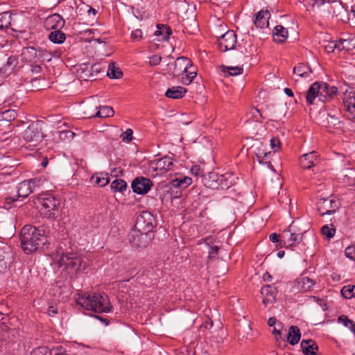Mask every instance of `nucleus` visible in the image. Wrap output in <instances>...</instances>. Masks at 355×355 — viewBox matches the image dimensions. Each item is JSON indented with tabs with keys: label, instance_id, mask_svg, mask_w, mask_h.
Returning a JSON list of instances; mask_svg holds the SVG:
<instances>
[{
	"label": "nucleus",
	"instance_id": "603ef678",
	"mask_svg": "<svg viewBox=\"0 0 355 355\" xmlns=\"http://www.w3.org/2000/svg\"><path fill=\"white\" fill-rule=\"evenodd\" d=\"M345 256L351 259L355 260V245H349L345 249Z\"/></svg>",
	"mask_w": 355,
	"mask_h": 355
},
{
	"label": "nucleus",
	"instance_id": "bf43d9fd",
	"mask_svg": "<svg viewBox=\"0 0 355 355\" xmlns=\"http://www.w3.org/2000/svg\"><path fill=\"white\" fill-rule=\"evenodd\" d=\"M27 181L29 182L30 184L34 187V191H35L36 188L40 187L41 182H42L41 179L40 178H33V179H31V180H28Z\"/></svg>",
	"mask_w": 355,
	"mask_h": 355
},
{
	"label": "nucleus",
	"instance_id": "052dcab7",
	"mask_svg": "<svg viewBox=\"0 0 355 355\" xmlns=\"http://www.w3.org/2000/svg\"><path fill=\"white\" fill-rule=\"evenodd\" d=\"M324 49L327 53H332L336 50L334 42H331L324 46Z\"/></svg>",
	"mask_w": 355,
	"mask_h": 355
},
{
	"label": "nucleus",
	"instance_id": "a211bd4d",
	"mask_svg": "<svg viewBox=\"0 0 355 355\" xmlns=\"http://www.w3.org/2000/svg\"><path fill=\"white\" fill-rule=\"evenodd\" d=\"M338 93V89L335 86L329 87L326 83H320V98L322 102L331 100Z\"/></svg>",
	"mask_w": 355,
	"mask_h": 355
},
{
	"label": "nucleus",
	"instance_id": "58836bf2",
	"mask_svg": "<svg viewBox=\"0 0 355 355\" xmlns=\"http://www.w3.org/2000/svg\"><path fill=\"white\" fill-rule=\"evenodd\" d=\"M243 68L239 67H225L222 66V72L224 76H233L242 73Z\"/></svg>",
	"mask_w": 355,
	"mask_h": 355
},
{
	"label": "nucleus",
	"instance_id": "4468645a",
	"mask_svg": "<svg viewBox=\"0 0 355 355\" xmlns=\"http://www.w3.org/2000/svg\"><path fill=\"white\" fill-rule=\"evenodd\" d=\"M152 186V181L144 177H137L132 182V191L137 194L147 193Z\"/></svg>",
	"mask_w": 355,
	"mask_h": 355
},
{
	"label": "nucleus",
	"instance_id": "1a4fd4ad",
	"mask_svg": "<svg viewBox=\"0 0 355 355\" xmlns=\"http://www.w3.org/2000/svg\"><path fill=\"white\" fill-rule=\"evenodd\" d=\"M339 207L338 201L331 198H321L317 202V209L321 216L331 215Z\"/></svg>",
	"mask_w": 355,
	"mask_h": 355
},
{
	"label": "nucleus",
	"instance_id": "f8f14e48",
	"mask_svg": "<svg viewBox=\"0 0 355 355\" xmlns=\"http://www.w3.org/2000/svg\"><path fill=\"white\" fill-rule=\"evenodd\" d=\"M218 42L221 51L232 50L237 43L236 35L234 31L229 30L218 37Z\"/></svg>",
	"mask_w": 355,
	"mask_h": 355
},
{
	"label": "nucleus",
	"instance_id": "b1692460",
	"mask_svg": "<svg viewBox=\"0 0 355 355\" xmlns=\"http://www.w3.org/2000/svg\"><path fill=\"white\" fill-rule=\"evenodd\" d=\"M26 51L28 54L37 58L40 61L49 62L51 60V55L44 49H36L34 47H28Z\"/></svg>",
	"mask_w": 355,
	"mask_h": 355
},
{
	"label": "nucleus",
	"instance_id": "09e8293b",
	"mask_svg": "<svg viewBox=\"0 0 355 355\" xmlns=\"http://www.w3.org/2000/svg\"><path fill=\"white\" fill-rule=\"evenodd\" d=\"M321 232L324 236H326L328 239H331L335 235L336 230L334 227H329L327 225L322 227Z\"/></svg>",
	"mask_w": 355,
	"mask_h": 355
},
{
	"label": "nucleus",
	"instance_id": "6ab92c4d",
	"mask_svg": "<svg viewBox=\"0 0 355 355\" xmlns=\"http://www.w3.org/2000/svg\"><path fill=\"white\" fill-rule=\"evenodd\" d=\"M12 254L8 247L0 248V273L4 272L12 261Z\"/></svg>",
	"mask_w": 355,
	"mask_h": 355
},
{
	"label": "nucleus",
	"instance_id": "6e6552de",
	"mask_svg": "<svg viewBox=\"0 0 355 355\" xmlns=\"http://www.w3.org/2000/svg\"><path fill=\"white\" fill-rule=\"evenodd\" d=\"M189 65H191V64L189 58L179 57L175 60L168 62L165 70L173 76H178L182 73H187Z\"/></svg>",
	"mask_w": 355,
	"mask_h": 355
},
{
	"label": "nucleus",
	"instance_id": "0eeeda50",
	"mask_svg": "<svg viewBox=\"0 0 355 355\" xmlns=\"http://www.w3.org/2000/svg\"><path fill=\"white\" fill-rule=\"evenodd\" d=\"M282 238L285 247H293L302 241V234L300 232L294 223H292L287 229L284 230Z\"/></svg>",
	"mask_w": 355,
	"mask_h": 355
},
{
	"label": "nucleus",
	"instance_id": "ddd939ff",
	"mask_svg": "<svg viewBox=\"0 0 355 355\" xmlns=\"http://www.w3.org/2000/svg\"><path fill=\"white\" fill-rule=\"evenodd\" d=\"M173 165V159L168 156L157 159L150 162V168L157 171V174H163L171 169Z\"/></svg>",
	"mask_w": 355,
	"mask_h": 355
},
{
	"label": "nucleus",
	"instance_id": "de8ad7c7",
	"mask_svg": "<svg viewBox=\"0 0 355 355\" xmlns=\"http://www.w3.org/2000/svg\"><path fill=\"white\" fill-rule=\"evenodd\" d=\"M75 133L71 130H62L59 132V138L64 142L70 141L73 139Z\"/></svg>",
	"mask_w": 355,
	"mask_h": 355
},
{
	"label": "nucleus",
	"instance_id": "774afa93",
	"mask_svg": "<svg viewBox=\"0 0 355 355\" xmlns=\"http://www.w3.org/2000/svg\"><path fill=\"white\" fill-rule=\"evenodd\" d=\"M311 1H313V3H312L313 7H314L315 6L319 7V6L323 5L326 2V0H311Z\"/></svg>",
	"mask_w": 355,
	"mask_h": 355
},
{
	"label": "nucleus",
	"instance_id": "8fccbe9b",
	"mask_svg": "<svg viewBox=\"0 0 355 355\" xmlns=\"http://www.w3.org/2000/svg\"><path fill=\"white\" fill-rule=\"evenodd\" d=\"M341 40L343 44V47L345 48L346 51L355 49V44L353 39H341Z\"/></svg>",
	"mask_w": 355,
	"mask_h": 355
},
{
	"label": "nucleus",
	"instance_id": "680f3d73",
	"mask_svg": "<svg viewBox=\"0 0 355 355\" xmlns=\"http://www.w3.org/2000/svg\"><path fill=\"white\" fill-rule=\"evenodd\" d=\"M57 313H58L57 308L54 307L53 306H49L48 310H47V313L49 315L53 316Z\"/></svg>",
	"mask_w": 355,
	"mask_h": 355
},
{
	"label": "nucleus",
	"instance_id": "c756f323",
	"mask_svg": "<svg viewBox=\"0 0 355 355\" xmlns=\"http://www.w3.org/2000/svg\"><path fill=\"white\" fill-rule=\"evenodd\" d=\"M298 288L304 292L312 291L315 284V280L308 277H301L297 280Z\"/></svg>",
	"mask_w": 355,
	"mask_h": 355
},
{
	"label": "nucleus",
	"instance_id": "c9c22d12",
	"mask_svg": "<svg viewBox=\"0 0 355 355\" xmlns=\"http://www.w3.org/2000/svg\"><path fill=\"white\" fill-rule=\"evenodd\" d=\"M12 14L10 11L0 13V29L6 30L11 27Z\"/></svg>",
	"mask_w": 355,
	"mask_h": 355
},
{
	"label": "nucleus",
	"instance_id": "a878e982",
	"mask_svg": "<svg viewBox=\"0 0 355 355\" xmlns=\"http://www.w3.org/2000/svg\"><path fill=\"white\" fill-rule=\"evenodd\" d=\"M318 155L315 151L304 154L300 159L302 168L309 169L315 165Z\"/></svg>",
	"mask_w": 355,
	"mask_h": 355
},
{
	"label": "nucleus",
	"instance_id": "69168bd1",
	"mask_svg": "<svg viewBox=\"0 0 355 355\" xmlns=\"http://www.w3.org/2000/svg\"><path fill=\"white\" fill-rule=\"evenodd\" d=\"M16 198L15 197L11 196H7L5 198L6 203L10 207L12 203H13L15 201H16Z\"/></svg>",
	"mask_w": 355,
	"mask_h": 355
},
{
	"label": "nucleus",
	"instance_id": "c03bdc74",
	"mask_svg": "<svg viewBox=\"0 0 355 355\" xmlns=\"http://www.w3.org/2000/svg\"><path fill=\"white\" fill-rule=\"evenodd\" d=\"M192 182L191 178L184 177V178L175 179L172 181V185L175 187L185 188Z\"/></svg>",
	"mask_w": 355,
	"mask_h": 355
},
{
	"label": "nucleus",
	"instance_id": "423d86ee",
	"mask_svg": "<svg viewBox=\"0 0 355 355\" xmlns=\"http://www.w3.org/2000/svg\"><path fill=\"white\" fill-rule=\"evenodd\" d=\"M153 232H146L133 227L129 233V241L133 247L146 248L153 239Z\"/></svg>",
	"mask_w": 355,
	"mask_h": 355
},
{
	"label": "nucleus",
	"instance_id": "f03ea898",
	"mask_svg": "<svg viewBox=\"0 0 355 355\" xmlns=\"http://www.w3.org/2000/svg\"><path fill=\"white\" fill-rule=\"evenodd\" d=\"M76 303L85 309L96 313H108L112 310V306L108 296L105 293H86L79 295L76 298Z\"/></svg>",
	"mask_w": 355,
	"mask_h": 355
},
{
	"label": "nucleus",
	"instance_id": "7c9ffc66",
	"mask_svg": "<svg viewBox=\"0 0 355 355\" xmlns=\"http://www.w3.org/2000/svg\"><path fill=\"white\" fill-rule=\"evenodd\" d=\"M34 192V187L27 180L20 182L17 187L19 198H25Z\"/></svg>",
	"mask_w": 355,
	"mask_h": 355
},
{
	"label": "nucleus",
	"instance_id": "ea45409f",
	"mask_svg": "<svg viewBox=\"0 0 355 355\" xmlns=\"http://www.w3.org/2000/svg\"><path fill=\"white\" fill-rule=\"evenodd\" d=\"M172 31L169 27H166L162 25L161 27L159 25H157V30L155 31V35L157 36H162V39L159 40H168L169 39V36L171 35Z\"/></svg>",
	"mask_w": 355,
	"mask_h": 355
},
{
	"label": "nucleus",
	"instance_id": "a19ab883",
	"mask_svg": "<svg viewBox=\"0 0 355 355\" xmlns=\"http://www.w3.org/2000/svg\"><path fill=\"white\" fill-rule=\"evenodd\" d=\"M340 292L345 298L352 299L355 297V285L349 284L344 286Z\"/></svg>",
	"mask_w": 355,
	"mask_h": 355
},
{
	"label": "nucleus",
	"instance_id": "9d476101",
	"mask_svg": "<svg viewBox=\"0 0 355 355\" xmlns=\"http://www.w3.org/2000/svg\"><path fill=\"white\" fill-rule=\"evenodd\" d=\"M58 263L59 267H64L66 269L78 270L82 264L81 258L72 253H63L60 256Z\"/></svg>",
	"mask_w": 355,
	"mask_h": 355
},
{
	"label": "nucleus",
	"instance_id": "4c0bfd02",
	"mask_svg": "<svg viewBox=\"0 0 355 355\" xmlns=\"http://www.w3.org/2000/svg\"><path fill=\"white\" fill-rule=\"evenodd\" d=\"M107 75L110 78L119 79L122 77L123 73L119 68L114 66L113 62H111L108 65Z\"/></svg>",
	"mask_w": 355,
	"mask_h": 355
},
{
	"label": "nucleus",
	"instance_id": "6e6d98bb",
	"mask_svg": "<svg viewBox=\"0 0 355 355\" xmlns=\"http://www.w3.org/2000/svg\"><path fill=\"white\" fill-rule=\"evenodd\" d=\"M270 146L271 148L274 150V152L278 151L280 147V141L279 139L276 137H272L270 139Z\"/></svg>",
	"mask_w": 355,
	"mask_h": 355
},
{
	"label": "nucleus",
	"instance_id": "864d4df0",
	"mask_svg": "<svg viewBox=\"0 0 355 355\" xmlns=\"http://www.w3.org/2000/svg\"><path fill=\"white\" fill-rule=\"evenodd\" d=\"M191 172L193 175L196 177H201L202 178V175H205L203 170L198 165H194L191 168Z\"/></svg>",
	"mask_w": 355,
	"mask_h": 355
},
{
	"label": "nucleus",
	"instance_id": "2f4dec72",
	"mask_svg": "<svg viewBox=\"0 0 355 355\" xmlns=\"http://www.w3.org/2000/svg\"><path fill=\"white\" fill-rule=\"evenodd\" d=\"M318 97L320 98V83L315 82L311 85L306 92V99L308 104L313 103V100Z\"/></svg>",
	"mask_w": 355,
	"mask_h": 355
},
{
	"label": "nucleus",
	"instance_id": "cd10ccee",
	"mask_svg": "<svg viewBox=\"0 0 355 355\" xmlns=\"http://www.w3.org/2000/svg\"><path fill=\"white\" fill-rule=\"evenodd\" d=\"M235 176L232 173H226L223 175H219L218 182L219 184L218 189H228L235 183Z\"/></svg>",
	"mask_w": 355,
	"mask_h": 355
},
{
	"label": "nucleus",
	"instance_id": "20e7f679",
	"mask_svg": "<svg viewBox=\"0 0 355 355\" xmlns=\"http://www.w3.org/2000/svg\"><path fill=\"white\" fill-rule=\"evenodd\" d=\"M41 205L40 211L46 218H55L58 215L59 200L51 195H41L37 198Z\"/></svg>",
	"mask_w": 355,
	"mask_h": 355
},
{
	"label": "nucleus",
	"instance_id": "79ce46f5",
	"mask_svg": "<svg viewBox=\"0 0 355 355\" xmlns=\"http://www.w3.org/2000/svg\"><path fill=\"white\" fill-rule=\"evenodd\" d=\"M338 322L343 324L345 327L349 329L355 335V324L347 315H342L339 316Z\"/></svg>",
	"mask_w": 355,
	"mask_h": 355
},
{
	"label": "nucleus",
	"instance_id": "2eb2a0df",
	"mask_svg": "<svg viewBox=\"0 0 355 355\" xmlns=\"http://www.w3.org/2000/svg\"><path fill=\"white\" fill-rule=\"evenodd\" d=\"M339 115V113L332 114L321 112L320 114V123L325 127L340 128L342 122L340 120Z\"/></svg>",
	"mask_w": 355,
	"mask_h": 355
},
{
	"label": "nucleus",
	"instance_id": "5701e85b",
	"mask_svg": "<svg viewBox=\"0 0 355 355\" xmlns=\"http://www.w3.org/2000/svg\"><path fill=\"white\" fill-rule=\"evenodd\" d=\"M218 178L219 175L215 172H209L202 175V182L208 188L212 189H218Z\"/></svg>",
	"mask_w": 355,
	"mask_h": 355
},
{
	"label": "nucleus",
	"instance_id": "9b49d317",
	"mask_svg": "<svg viewBox=\"0 0 355 355\" xmlns=\"http://www.w3.org/2000/svg\"><path fill=\"white\" fill-rule=\"evenodd\" d=\"M155 221V218L150 212L148 211H144L137 218L136 224L134 227L143 232H152L154 227Z\"/></svg>",
	"mask_w": 355,
	"mask_h": 355
},
{
	"label": "nucleus",
	"instance_id": "5fc2aeb1",
	"mask_svg": "<svg viewBox=\"0 0 355 355\" xmlns=\"http://www.w3.org/2000/svg\"><path fill=\"white\" fill-rule=\"evenodd\" d=\"M142 38V31L141 29H136L131 33V39L134 42L139 41Z\"/></svg>",
	"mask_w": 355,
	"mask_h": 355
},
{
	"label": "nucleus",
	"instance_id": "412c9836",
	"mask_svg": "<svg viewBox=\"0 0 355 355\" xmlns=\"http://www.w3.org/2000/svg\"><path fill=\"white\" fill-rule=\"evenodd\" d=\"M343 103L347 110L355 115V89L347 90L343 94Z\"/></svg>",
	"mask_w": 355,
	"mask_h": 355
},
{
	"label": "nucleus",
	"instance_id": "f257e3e1",
	"mask_svg": "<svg viewBox=\"0 0 355 355\" xmlns=\"http://www.w3.org/2000/svg\"><path fill=\"white\" fill-rule=\"evenodd\" d=\"M20 241L22 249L26 254L37 251L48 243L44 229L31 225H26L21 230Z\"/></svg>",
	"mask_w": 355,
	"mask_h": 355
},
{
	"label": "nucleus",
	"instance_id": "dca6fc26",
	"mask_svg": "<svg viewBox=\"0 0 355 355\" xmlns=\"http://www.w3.org/2000/svg\"><path fill=\"white\" fill-rule=\"evenodd\" d=\"M64 20L59 14L49 15L44 21V26L47 30H60L64 26Z\"/></svg>",
	"mask_w": 355,
	"mask_h": 355
},
{
	"label": "nucleus",
	"instance_id": "aec40b11",
	"mask_svg": "<svg viewBox=\"0 0 355 355\" xmlns=\"http://www.w3.org/2000/svg\"><path fill=\"white\" fill-rule=\"evenodd\" d=\"M80 69L82 70L83 73L82 77L85 80L90 79L91 80H95L98 73L101 71V68L98 64H83L81 66Z\"/></svg>",
	"mask_w": 355,
	"mask_h": 355
},
{
	"label": "nucleus",
	"instance_id": "c85d7f7f",
	"mask_svg": "<svg viewBox=\"0 0 355 355\" xmlns=\"http://www.w3.org/2000/svg\"><path fill=\"white\" fill-rule=\"evenodd\" d=\"M288 30L281 25L276 26L272 31L274 41L277 43H283L288 38Z\"/></svg>",
	"mask_w": 355,
	"mask_h": 355
},
{
	"label": "nucleus",
	"instance_id": "3c124183",
	"mask_svg": "<svg viewBox=\"0 0 355 355\" xmlns=\"http://www.w3.org/2000/svg\"><path fill=\"white\" fill-rule=\"evenodd\" d=\"M132 130L128 128L125 132H122L120 137L123 141L128 143L132 139Z\"/></svg>",
	"mask_w": 355,
	"mask_h": 355
},
{
	"label": "nucleus",
	"instance_id": "0e129e2a",
	"mask_svg": "<svg viewBox=\"0 0 355 355\" xmlns=\"http://www.w3.org/2000/svg\"><path fill=\"white\" fill-rule=\"evenodd\" d=\"M279 234L272 233L270 235L269 238L272 243H277L279 241Z\"/></svg>",
	"mask_w": 355,
	"mask_h": 355
},
{
	"label": "nucleus",
	"instance_id": "4d7b16f0",
	"mask_svg": "<svg viewBox=\"0 0 355 355\" xmlns=\"http://www.w3.org/2000/svg\"><path fill=\"white\" fill-rule=\"evenodd\" d=\"M162 61V57L159 55H153L150 57L149 64L151 66L159 64Z\"/></svg>",
	"mask_w": 355,
	"mask_h": 355
},
{
	"label": "nucleus",
	"instance_id": "49530a36",
	"mask_svg": "<svg viewBox=\"0 0 355 355\" xmlns=\"http://www.w3.org/2000/svg\"><path fill=\"white\" fill-rule=\"evenodd\" d=\"M55 350H51L46 346L39 347L33 349L31 355H53Z\"/></svg>",
	"mask_w": 355,
	"mask_h": 355
},
{
	"label": "nucleus",
	"instance_id": "37998d69",
	"mask_svg": "<svg viewBox=\"0 0 355 355\" xmlns=\"http://www.w3.org/2000/svg\"><path fill=\"white\" fill-rule=\"evenodd\" d=\"M110 187L114 191L122 192L126 189L127 184L122 179H116L112 182Z\"/></svg>",
	"mask_w": 355,
	"mask_h": 355
},
{
	"label": "nucleus",
	"instance_id": "39448f33",
	"mask_svg": "<svg viewBox=\"0 0 355 355\" xmlns=\"http://www.w3.org/2000/svg\"><path fill=\"white\" fill-rule=\"evenodd\" d=\"M42 123L39 121L33 122L24 130V139L30 146H37L43 139Z\"/></svg>",
	"mask_w": 355,
	"mask_h": 355
},
{
	"label": "nucleus",
	"instance_id": "4be33fe9",
	"mask_svg": "<svg viewBox=\"0 0 355 355\" xmlns=\"http://www.w3.org/2000/svg\"><path fill=\"white\" fill-rule=\"evenodd\" d=\"M270 17V13L268 10H260L255 15V19H254V24L257 27L260 28H266L269 25V19Z\"/></svg>",
	"mask_w": 355,
	"mask_h": 355
},
{
	"label": "nucleus",
	"instance_id": "393cba45",
	"mask_svg": "<svg viewBox=\"0 0 355 355\" xmlns=\"http://www.w3.org/2000/svg\"><path fill=\"white\" fill-rule=\"evenodd\" d=\"M300 345L305 355H314L319 350L317 343L311 339L303 340Z\"/></svg>",
	"mask_w": 355,
	"mask_h": 355
},
{
	"label": "nucleus",
	"instance_id": "13d9d810",
	"mask_svg": "<svg viewBox=\"0 0 355 355\" xmlns=\"http://www.w3.org/2000/svg\"><path fill=\"white\" fill-rule=\"evenodd\" d=\"M218 251V247L216 245L209 246V257L210 259L216 256Z\"/></svg>",
	"mask_w": 355,
	"mask_h": 355
},
{
	"label": "nucleus",
	"instance_id": "f704fd0d",
	"mask_svg": "<svg viewBox=\"0 0 355 355\" xmlns=\"http://www.w3.org/2000/svg\"><path fill=\"white\" fill-rule=\"evenodd\" d=\"M91 182L98 187H103L109 183L110 178L107 173H100L93 175Z\"/></svg>",
	"mask_w": 355,
	"mask_h": 355
},
{
	"label": "nucleus",
	"instance_id": "72a5a7b5",
	"mask_svg": "<svg viewBox=\"0 0 355 355\" xmlns=\"http://www.w3.org/2000/svg\"><path fill=\"white\" fill-rule=\"evenodd\" d=\"M300 338L301 332L299 327L297 326H291L288 329L287 341L291 345H295L299 343Z\"/></svg>",
	"mask_w": 355,
	"mask_h": 355
},
{
	"label": "nucleus",
	"instance_id": "e433bc0d",
	"mask_svg": "<svg viewBox=\"0 0 355 355\" xmlns=\"http://www.w3.org/2000/svg\"><path fill=\"white\" fill-rule=\"evenodd\" d=\"M49 40L55 44H62L66 39L65 34L60 30H55L49 35Z\"/></svg>",
	"mask_w": 355,
	"mask_h": 355
},
{
	"label": "nucleus",
	"instance_id": "a18cd8bd",
	"mask_svg": "<svg viewBox=\"0 0 355 355\" xmlns=\"http://www.w3.org/2000/svg\"><path fill=\"white\" fill-rule=\"evenodd\" d=\"M19 64L18 58L15 55L9 57L4 65L5 71H12Z\"/></svg>",
	"mask_w": 355,
	"mask_h": 355
},
{
	"label": "nucleus",
	"instance_id": "7ed1b4c3",
	"mask_svg": "<svg viewBox=\"0 0 355 355\" xmlns=\"http://www.w3.org/2000/svg\"><path fill=\"white\" fill-rule=\"evenodd\" d=\"M83 113L89 118H104L112 116L114 112L111 107L101 106L99 96L96 95L88 98Z\"/></svg>",
	"mask_w": 355,
	"mask_h": 355
},
{
	"label": "nucleus",
	"instance_id": "f3484780",
	"mask_svg": "<svg viewBox=\"0 0 355 355\" xmlns=\"http://www.w3.org/2000/svg\"><path fill=\"white\" fill-rule=\"evenodd\" d=\"M277 293V288L272 285L267 284L261 288V294L263 297V304L265 305V306H267L268 304L275 302Z\"/></svg>",
	"mask_w": 355,
	"mask_h": 355
},
{
	"label": "nucleus",
	"instance_id": "338daca9",
	"mask_svg": "<svg viewBox=\"0 0 355 355\" xmlns=\"http://www.w3.org/2000/svg\"><path fill=\"white\" fill-rule=\"evenodd\" d=\"M255 153H256V155H257L258 160L260 163L261 162L260 159L263 158L267 155L266 153L261 152L260 149H259L258 151H257Z\"/></svg>",
	"mask_w": 355,
	"mask_h": 355
},
{
	"label": "nucleus",
	"instance_id": "e2e57ef3",
	"mask_svg": "<svg viewBox=\"0 0 355 355\" xmlns=\"http://www.w3.org/2000/svg\"><path fill=\"white\" fill-rule=\"evenodd\" d=\"M336 49L338 50L339 51H345V48L343 47V44L342 42L341 39L339 41L334 42Z\"/></svg>",
	"mask_w": 355,
	"mask_h": 355
},
{
	"label": "nucleus",
	"instance_id": "bb28decb",
	"mask_svg": "<svg viewBox=\"0 0 355 355\" xmlns=\"http://www.w3.org/2000/svg\"><path fill=\"white\" fill-rule=\"evenodd\" d=\"M293 73L296 76L302 78H311L312 70L309 65L304 63H299L294 67Z\"/></svg>",
	"mask_w": 355,
	"mask_h": 355
},
{
	"label": "nucleus",
	"instance_id": "473e14b6",
	"mask_svg": "<svg viewBox=\"0 0 355 355\" xmlns=\"http://www.w3.org/2000/svg\"><path fill=\"white\" fill-rule=\"evenodd\" d=\"M187 92V89L182 86H175L168 88L165 95L168 98L178 99L182 98Z\"/></svg>",
	"mask_w": 355,
	"mask_h": 355
}]
</instances>
